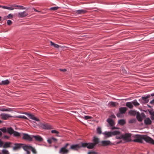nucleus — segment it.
I'll use <instances>...</instances> for the list:
<instances>
[{
  "instance_id": "37998d69",
  "label": "nucleus",
  "mask_w": 154,
  "mask_h": 154,
  "mask_svg": "<svg viewBox=\"0 0 154 154\" xmlns=\"http://www.w3.org/2000/svg\"><path fill=\"white\" fill-rule=\"evenodd\" d=\"M12 23V21L10 20H8L7 21V24H8V25H11Z\"/></svg>"
},
{
  "instance_id": "393cba45",
  "label": "nucleus",
  "mask_w": 154,
  "mask_h": 154,
  "mask_svg": "<svg viewBox=\"0 0 154 154\" xmlns=\"http://www.w3.org/2000/svg\"><path fill=\"white\" fill-rule=\"evenodd\" d=\"M132 102H128L126 103V106L130 109H132L133 106Z\"/></svg>"
},
{
  "instance_id": "dca6fc26",
  "label": "nucleus",
  "mask_w": 154,
  "mask_h": 154,
  "mask_svg": "<svg viewBox=\"0 0 154 154\" xmlns=\"http://www.w3.org/2000/svg\"><path fill=\"white\" fill-rule=\"evenodd\" d=\"M32 137L34 138L36 141L39 142H42L43 141V139L39 135H33Z\"/></svg>"
},
{
  "instance_id": "f03ea898",
  "label": "nucleus",
  "mask_w": 154,
  "mask_h": 154,
  "mask_svg": "<svg viewBox=\"0 0 154 154\" xmlns=\"http://www.w3.org/2000/svg\"><path fill=\"white\" fill-rule=\"evenodd\" d=\"M93 143H85L83 144V146H86L88 149H93L94 146L99 143V139L98 138L94 137L93 139Z\"/></svg>"
},
{
  "instance_id": "c9c22d12",
  "label": "nucleus",
  "mask_w": 154,
  "mask_h": 154,
  "mask_svg": "<svg viewBox=\"0 0 154 154\" xmlns=\"http://www.w3.org/2000/svg\"><path fill=\"white\" fill-rule=\"evenodd\" d=\"M2 154H9V152L8 150L3 149L2 150Z\"/></svg>"
},
{
  "instance_id": "79ce46f5",
  "label": "nucleus",
  "mask_w": 154,
  "mask_h": 154,
  "mask_svg": "<svg viewBox=\"0 0 154 154\" xmlns=\"http://www.w3.org/2000/svg\"><path fill=\"white\" fill-rule=\"evenodd\" d=\"M122 113H121L120 112H118L117 114H116V116H117V117H122Z\"/></svg>"
},
{
  "instance_id": "49530a36",
  "label": "nucleus",
  "mask_w": 154,
  "mask_h": 154,
  "mask_svg": "<svg viewBox=\"0 0 154 154\" xmlns=\"http://www.w3.org/2000/svg\"><path fill=\"white\" fill-rule=\"evenodd\" d=\"M4 142L0 139V147H3L4 145Z\"/></svg>"
},
{
  "instance_id": "a19ab883",
  "label": "nucleus",
  "mask_w": 154,
  "mask_h": 154,
  "mask_svg": "<svg viewBox=\"0 0 154 154\" xmlns=\"http://www.w3.org/2000/svg\"><path fill=\"white\" fill-rule=\"evenodd\" d=\"M59 8V7H51L50 8V10H57Z\"/></svg>"
},
{
  "instance_id": "603ef678",
  "label": "nucleus",
  "mask_w": 154,
  "mask_h": 154,
  "mask_svg": "<svg viewBox=\"0 0 154 154\" xmlns=\"http://www.w3.org/2000/svg\"><path fill=\"white\" fill-rule=\"evenodd\" d=\"M122 135L120 136H116V138L117 139H122Z\"/></svg>"
},
{
  "instance_id": "f704fd0d",
  "label": "nucleus",
  "mask_w": 154,
  "mask_h": 154,
  "mask_svg": "<svg viewBox=\"0 0 154 154\" xmlns=\"http://www.w3.org/2000/svg\"><path fill=\"white\" fill-rule=\"evenodd\" d=\"M132 103L135 106H139L140 105L139 103L137 102V100H135L132 102Z\"/></svg>"
},
{
  "instance_id": "a878e982",
  "label": "nucleus",
  "mask_w": 154,
  "mask_h": 154,
  "mask_svg": "<svg viewBox=\"0 0 154 154\" xmlns=\"http://www.w3.org/2000/svg\"><path fill=\"white\" fill-rule=\"evenodd\" d=\"M13 134L14 136L15 137H21L20 133L17 131H14Z\"/></svg>"
},
{
  "instance_id": "b1692460",
  "label": "nucleus",
  "mask_w": 154,
  "mask_h": 154,
  "mask_svg": "<svg viewBox=\"0 0 154 154\" xmlns=\"http://www.w3.org/2000/svg\"><path fill=\"white\" fill-rule=\"evenodd\" d=\"M10 83V82L8 80H6L5 81H2V82H0V85H8Z\"/></svg>"
},
{
  "instance_id": "8fccbe9b",
  "label": "nucleus",
  "mask_w": 154,
  "mask_h": 154,
  "mask_svg": "<svg viewBox=\"0 0 154 154\" xmlns=\"http://www.w3.org/2000/svg\"><path fill=\"white\" fill-rule=\"evenodd\" d=\"M13 17V16L11 14H9L7 16V17L8 18H12Z\"/></svg>"
},
{
  "instance_id": "cd10ccee",
  "label": "nucleus",
  "mask_w": 154,
  "mask_h": 154,
  "mask_svg": "<svg viewBox=\"0 0 154 154\" xmlns=\"http://www.w3.org/2000/svg\"><path fill=\"white\" fill-rule=\"evenodd\" d=\"M126 123L125 121L122 119L119 120L118 121V123L121 125H123Z\"/></svg>"
},
{
  "instance_id": "a211bd4d",
  "label": "nucleus",
  "mask_w": 154,
  "mask_h": 154,
  "mask_svg": "<svg viewBox=\"0 0 154 154\" xmlns=\"http://www.w3.org/2000/svg\"><path fill=\"white\" fill-rule=\"evenodd\" d=\"M144 122L145 125H149L151 124L152 121L149 118H147L145 119Z\"/></svg>"
},
{
  "instance_id": "ddd939ff",
  "label": "nucleus",
  "mask_w": 154,
  "mask_h": 154,
  "mask_svg": "<svg viewBox=\"0 0 154 154\" xmlns=\"http://www.w3.org/2000/svg\"><path fill=\"white\" fill-rule=\"evenodd\" d=\"M1 118L4 120L7 119L9 118L12 117V116H10L8 114H5V113H2L1 115Z\"/></svg>"
},
{
  "instance_id": "e433bc0d",
  "label": "nucleus",
  "mask_w": 154,
  "mask_h": 154,
  "mask_svg": "<svg viewBox=\"0 0 154 154\" xmlns=\"http://www.w3.org/2000/svg\"><path fill=\"white\" fill-rule=\"evenodd\" d=\"M97 133L99 134H101L102 133L101 128L99 127L97 129Z\"/></svg>"
},
{
  "instance_id": "bf43d9fd",
  "label": "nucleus",
  "mask_w": 154,
  "mask_h": 154,
  "mask_svg": "<svg viewBox=\"0 0 154 154\" xmlns=\"http://www.w3.org/2000/svg\"><path fill=\"white\" fill-rule=\"evenodd\" d=\"M150 103H154V99H153L150 102Z\"/></svg>"
},
{
  "instance_id": "338daca9",
  "label": "nucleus",
  "mask_w": 154,
  "mask_h": 154,
  "mask_svg": "<svg viewBox=\"0 0 154 154\" xmlns=\"http://www.w3.org/2000/svg\"><path fill=\"white\" fill-rule=\"evenodd\" d=\"M151 96L152 97L154 96V93H152V94H151Z\"/></svg>"
},
{
  "instance_id": "f3484780",
  "label": "nucleus",
  "mask_w": 154,
  "mask_h": 154,
  "mask_svg": "<svg viewBox=\"0 0 154 154\" xmlns=\"http://www.w3.org/2000/svg\"><path fill=\"white\" fill-rule=\"evenodd\" d=\"M28 15V14L25 11L23 12H19L18 13V17H23L26 16Z\"/></svg>"
},
{
  "instance_id": "4d7b16f0",
  "label": "nucleus",
  "mask_w": 154,
  "mask_h": 154,
  "mask_svg": "<svg viewBox=\"0 0 154 154\" xmlns=\"http://www.w3.org/2000/svg\"><path fill=\"white\" fill-rule=\"evenodd\" d=\"M111 116L112 118H115L116 117L115 115H114V114L111 115Z\"/></svg>"
},
{
  "instance_id": "c85d7f7f",
  "label": "nucleus",
  "mask_w": 154,
  "mask_h": 154,
  "mask_svg": "<svg viewBox=\"0 0 154 154\" xmlns=\"http://www.w3.org/2000/svg\"><path fill=\"white\" fill-rule=\"evenodd\" d=\"M128 113L131 115L134 116L137 114V112L134 110H131Z\"/></svg>"
},
{
  "instance_id": "ea45409f",
  "label": "nucleus",
  "mask_w": 154,
  "mask_h": 154,
  "mask_svg": "<svg viewBox=\"0 0 154 154\" xmlns=\"http://www.w3.org/2000/svg\"><path fill=\"white\" fill-rule=\"evenodd\" d=\"M136 120L135 119H133L130 120L129 121V123H135Z\"/></svg>"
},
{
  "instance_id": "7ed1b4c3",
  "label": "nucleus",
  "mask_w": 154,
  "mask_h": 154,
  "mask_svg": "<svg viewBox=\"0 0 154 154\" xmlns=\"http://www.w3.org/2000/svg\"><path fill=\"white\" fill-rule=\"evenodd\" d=\"M69 145V143H66L65 145L61 147L59 151V153L60 154H67L69 152V150L67 149L68 146Z\"/></svg>"
},
{
  "instance_id": "de8ad7c7",
  "label": "nucleus",
  "mask_w": 154,
  "mask_h": 154,
  "mask_svg": "<svg viewBox=\"0 0 154 154\" xmlns=\"http://www.w3.org/2000/svg\"><path fill=\"white\" fill-rule=\"evenodd\" d=\"M91 117L88 116H85L84 117V119L86 120H87L89 119H91Z\"/></svg>"
},
{
  "instance_id": "58836bf2",
  "label": "nucleus",
  "mask_w": 154,
  "mask_h": 154,
  "mask_svg": "<svg viewBox=\"0 0 154 154\" xmlns=\"http://www.w3.org/2000/svg\"><path fill=\"white\" fill-rule=\"evenodd\" d=\"M52 133H55L57 134L56 136H60L58 135V134L59 133V132L56 130H52L51 131Z\"/></svg>"
},
{
  "instance_id": "6ab92c4d",
  "label": "nucleus",
  "mask_w": 154,
  "mask_h": 154,
  "mask_svg": "<svg viewBox=\"0 0 154 154\" xmlns=\"http://www.w3.org/2000/svg\"><path fill=\"white\" fill-rule=\"evenodd\" d=\"M14 131L12 127H10L7 128V132L9 134L11 135L13 134Z\"/></svg>"
},
{
  "instance_id": "9d476101",
  "label": "nucleus",
  "mask_w": 154,
  "mask_h": 154,
  "mask_svg": "<svg viewBox=\"0 0 154 154\" xmlns=\"http://www.w3.org/2000/svg\"><path fill=\"white\" fill-rule=\"evenodd\" d=\"M145 116V115L143 113L140 114L139 112H137L136 118L140 122L142 121L143 119L142 117H144Z\"/></svg>"
},
{
  "instance_id": "13d9d810",
  "label": "nucleus",
  "mask_w": 154,
  "mask_h": 154,
  "mask_svg": "<svg viewBox=\"0 0 154 154\" xmlns=\"http://www.w3.org/2000/svg\"><path fill=\"white\" fill-rule=\"evenodd\" d=\"M33 10L35 11V12H40V11H38V10H37L35 8H33Z\"/></svg>"
},
{
  "instance_id": "3c124183",
  "label": "nucleus",
  "mask_w": 154,
  "mask_h": 154,
  "mask_svg": "<svg viewBox=\"0 0 154 154\" xmlns=\"http://www.w3.org/2000/svg\"><path fill=\"white\" fill-rule=\"evenodd\" d=\"M51 138L52 141H53L55 143L57 141V139H56V138H55L54 137H52V138Z\"/></svg>"
},
{
  "instance_id": "4c0bfd02",
  "label": "nucleus",
  "mask_w": 154,
  "mask_h": 154,
  "mask_svg": "<svg viewBox=\"0 0 154 154\" xmlns=\"http://www.w3.org/2000/svg\"><path fill=\"white\" fill-rule=\"evenodd\" d=\"M0 130L2 131L4 133L7 132V129L5 127H4L3 128H0Z\"/></svg>"
},
{
  "instance_id": "09e8293b",
  "label": "nucleus",
  "mask_w": 154,
  "mask_h": 154,
  "mask_svg": "<svg viewBox=\"0 0 154 154\" xmlns=\"http://www.w3.org/2000/svg\"><path fill=\"white\" fill-rule=\"evenodd\" d=\"M47 141L49 144H51L52 142V140H51V138L50 139H48L47 140Z\"/></svg>"
},
{
  "instance_id": "20e7f679",
  "label": "nucleus",
  "mask_w": 154,
  "mask_h": 154,
  "mask_svg": "<svg viewBox=\"0 0 154 154\" xmlns=\"http://www.w3.org/2000/svg\"><path fill=\"white\" fill-rule=\"evenodd\" d=\"M85 143L82 142L80 144L72 145L70 146L69 149L78 151L82 147H86V146H83L82 145L83 144H85Z\"/></svg>"
},
{
  "instance_id": "e2e57ef3",
  "label": "nucleus",
  "mask_w": 154,
  "mask_h": 154,
  "mask_svg": "<svg viewBox=\"0 0 154 154\" xmlns=\"http://www.w3.org/2000/svg\"><path fill=\"white\" fill-rule=\"evenodd\" d=\"M2 132L0 131V137H1L2 135Z\"/></svg>"
},
{
  "instance_id": "423d86ee",
  "label": "nucleus",
  "mask_w": 154,
  "mask_h": 154,
  "mask_svg": "<svg viewBox=\"0 0 154 154\" xmlns=\"http://www.w3.org/2000/svg\"><path fill=\"white\" fill-rule=\"evenodd\" d=\"M14 146L12 147L13 149L14 150H17L20 149L21 148L24 149V148L26 147V144L21 143H14Z\"/></svg>"
},
{
  "instance_id": "774afa93",
  "label": "nucleus",
  "mask_w": 154,
  "mask_h": 154,
  "mask_svg": "<svg viewBox=\"0 0 154 154\" xmlns=\"http://www.w3.org/2000/svg\"><path fill=\"white\" fill-rule=\"evenodd\" d=\"M2 122V121L0 120V124Z\"/></svg>"
},
{
  "instance_id": "5fc2aeb1",
  "label": "nucleus",
  "mask_w": 154,
  "mask_h": 154,
  "mask_svg": "<svg viewBox=\"0 0 154 154\" xmlns=\"http://www.w3.org/2000/svg\"><path fill=\"white\" fill-rule=\"evenodd\" d=\"M111 105L113 106H116V103L114 102H112L111 103Z\"/></svg>"
},
{
  "instance_id": "4468645a",
  "label": "nucleus",
  "mask_w": 154,
  "mask_h": 154,
  "mask_svg": "<svg viewBox=\"0 0 154 154\" xmlns=\"http://www.w3.org/2000/svg\"><path fill=\"white\" fill-rule=\"evenodd\" d=\"M12 144V143L11 142H5L4 143L3 147L4 148L12 147V146L11 145Z\"/></svg>"
},
{
  "instance_id": "aec40b11",
  "label": "nucleus",
  "mask_w": 154,
  "mask_h": 154,
  "mask_svg": "<svg viewBox=\"0 0 154 154\" xmlns=\"http://www.w3.org/2000/svg\"><path fill=\"white\" fill-rule=\"evenodd\" d=\"M103 134L106 135L105 137L107 138L110 137H111L112 136V132L109 131H105L103 133Z\"/></svg>"
},
{
  "instance_id": "2f4dec72",
  "label": "nucleus",
  "mask_w": 154,
  "mask_h": 154,
  "mask_svg": "<svg viewBox=\"0 0 154 154\" xmlns=\"http://www.w3.org/2000/svg\"><path fill=\"white\" fill-rule=\"evenodd\" d=\"M12 5H11V7H8L5 6V7H3V8L5 9H7L9 10H13L14 9V7L12 6Z\"/></svg>"
},
{
  "instance_id": "412c9836",
  "label": "nucleus",
  "mask_w": 154,
  "mask_h": 154,
  "mask_svg": "<svg viewBox=\"0 0 154 154\" xmlns=\"http://www.w3.org/2000/svg\"><path fill=\"white\" fill-rule=\"evenodd\" d=\"M127 109V108L126 107H121L119 108V111L121 113L123 114L125 113Z\"/></svg>"
},
{
  "instance_id": "c756f323",
  "label": "nucleus",
  "mask_w": 154,
  "mask_h": 154,
  "mask_svg": "<svg viewBox=\"0 0 154 154\" xmlns=\"http://www.w3.org/2000/svg\"><path fill=\"white\" fill-rule=\"evenodd\" d=\"M112 135H116L120 134L121 132L119 131H115L112 132Z\"/></svg>"
},
{
  "instance_id": "9b49d317",
  "label": "nucleus",
  "mask_w": 154,
  "mask_h": 154,
  "mask_svg": "<svg viewBox=\"0 0 154 154\" xmlns=\"http://www.w3.org/2000/svg\"><path fill=\"white\" fill-rule=\"evenodd\" d=\"M23 139L25 140H27L30 141L32 140V138L30 137V135L27 134L23 133Z\"/></svg>"
},
{
  "instance_id": "1a4fd4ad",
  "label": "nucleus",
  "mask_w": 154,
  "mask_h": 154,
  "mask_svg": "<svg viewBox=\"0 0 154 154\" xmlns=\"http://www.w3.org/2000/svg\"><path fill=\"white\" fill-rule=\"evenodd\" d=\"M112 143L109 140H103L101 142V144H100L101 146H106L111 145Z\"/></svg>"
},
{
  "instance_id": "f8f14e48",
  "label": "nucleus",
  "mask_w": 154,
  "mask_h": 154,
  "mask_svg": "<svg viewBox=\"0 0 154 154\" xmlns=\"http://www.w3.org/2000/svg\"><path fill=\"white\" fill-rule=\"evenodd\" d=\"M150 97V96L149 95H147L146 97H142V100L141 101V103L143 104L147 103L149 101L148 98Z\"/></svg>"
},
{
  "instance_id": "72a5a7b5",
  "label": "nucleus",
  "mask_w": 154,
  "mask_h": 154,
  "mask_svg": "<svg viewBox=\"0 0 154 154\" xmlns=\"http://www.w3.org/2000/svg\"><path fill=\"white\" fill-rule=\"evenodd\" d=\"M51 45L52 46H53L55 48H58L60 47V46L57 44H55L53 43L52 41L50 42Z\"/></svg>"
},
{
  "instance_id": "c03bdc74",
  "label": "nucleus",
  "mask_w": 154,
  "mask_h": 154,
  "mask_svg": "<svg viewBox=\"0 0 154 154\" xmlns=\"http://www.w3.org/2000/svg\"><path fill=\"white\" fill-rule=\"evenodd\" d=\"M17 117L18 118H23V119H28L25 116H17Z\"/></svg>"
},
{
  "instance_id": "5701e85b",
  "label": "nucleus",
  "mask_w": 154,
  "mask_h": 154,
  "mask_svg": "<svg viewBox=\"0 0 154 154\" xmlns=\"http://www.w3.org/2000/svg\"><path fill=\"white\" fill-rule=\"evenodd\" d=\"M106 121L109 123V124L111 126H112L114 125V122L113 120L110 118H108L107 119Z\"/></svg>"
},
{
  "instance_id": "680f3d73",
  "label": "nucleus",
  "mask_w": 154,
  "mask_h": 154,
  "mask_svg": "<svg viewBox=\"0 0 154 154\" xmlns=\"http://www.w3.org/2000/svg\"><path fill=\"white\" fill-rule=\"evenodd\" d=\"M122 142V140H121L120 141H118L117 142V144H119L120 143H121Z\"/></svg>"
},
{
  "instance_id": "0eeeda50",
  "label": "nucleus",
  "mask_w": 154,
  "mask_h": 154,
  "mask_svg": "<svg viewBox=\"0 0 154 154\" xmlns=\"http://www.w3.org/2000/svg\"><path fill=\"white\" fill-rule=\"evenodd\" d=\"M131 134L130 133H125L124 134L122 135V139L124 141L126 142H128L132 141L131 140Z\"/></svg>"
},
{
  "instance_id": "f257e3e1",
  "label": "nucleus",
  "mask_w": 154,
  "mask_h": 154,
  "mask_svg": "<svg viewBox=\"0 0 154 154\" xmlns=\"http://www.w3.org/2000/svg\"><path fill=\"white\" fill-rule=\"evenodd\" d=\"M134 137L135 138L132 140V141L142 143L143 142V140H144L147 142L151 143L154 144V141L150 137L146 136L136 135L134 136Z\"/></svg>"
},
{
  "instance_id": "bb28decb",
  "label": "nucleus",
  "mask_w": 154,
  "mask_h": 154,
  "mask_svg": "<svg viewBox=\"0 0 154 154\" xmlns=\"http://www.w3.org/2000/svg\"><path fill=\"white\" fill-rule=\"evenodd\" d=\"M149 114L152 116L151 119L153 120L154 119V111L153 110L150 109L148 110Z\"/></svg>"
},
{
  "instance_id": "473e14b6",
  "label": "nucleus",
  "mask_w": 154,
  "mask_h": 154,
  "mask_svg": "<svg viewBox=\"0 0 154 154\" xmlns=\"http://www.w3.org/2000/svg\"><path fill=\"white\" fill-rule=\"evenodd\" d=\"M12 6L14 7H19L21 9H26L25 8H24L23 6H20L15 4L12 5Z\"/></svg>"
},
{
  "instance_id": "2eb2a0df",
  "label": "nucleus",
  "mask_w": 154,
  "mask_h": 154,
  "mask_svg": "<svg viewBox=\"0 0 154 154\" xmlns=\"http://www.w3.org/2000/svg\"><path fill=\"white\" fill-rule=\"evenodd\" d=\"M27 115L29 118L32 120H35L37 121H39V120L38 119L35 117L34 116L32 115L30 113H27Z\"/></svg>"
},
{
  "instance_id": "052dcab7",
  "label": "nucleus",
  "mask_w": 154,
  "mask_h": 154,
  "mask_svg": "<svg viewBox=\"0 0 154 154\" xmlns=\"http://www.w3.org/2000/svg\"><path fill=\"white\" fill-rule=\"evenodd\" d=\"M117 129V128L115 127H113L112 128V130Z\"/></svg>"
},
{
  "instance_id": "6e6d98bb",
  "label": "nucleus",
  "mask_w": 154,
  "mask_h": 154,
  "mask_svg": "<svg viewBox=\"0 0 154 154\" xmlns=\"http://www.w3.org/2000/svg\"><path fill=\"white\" fill-rule=\"evenodd\" d=\"M60 71H62L63 72H65L67 70L66 69H60Z\"/></svg>"
},
{
  "instance_id": "864d4df0",
  "label": "nucleus",
  "mask_w": 154,
  "mask_h": 154,
  "mask_svg": "<svg viewBox=\"0 0 154 154\" xmlns=\"http://www.w3.org/2000/svg\"><path fill=\"white\" fill-rule=\"evenodd\" d=\"M9 138H10L9 137L6 136V135L2 137L3 138H6L7 139H9Z\"/></svg>"
},
{
  "instance_id": "a18cd8bd",
  "label": "nucleus",
  "mask_w": 154,
  "mask_h": 154,
  "mask_svg": "<svg viewBox=\"0 0 154 154\" xmlns=\"http://www.w3.org/2000/svg\"><path fill=\"white\" fill-rule=\"evenodd\" d=\"M88 154H97V153L94 151H91L89 152H88Z\"/></svg>"
},
{
  "instance_id": "6e6552de",
  "label": "nucleus",
  "mask_w": 154,
  "mask_h": 154,
  "mask_svg": "<svg viewBox=\"0 0 154 154\" xmlns=\"http://www.w3.org/2000/svg\"><path fill=\"white\" fill-rule=\"evenodd\" d=\"M39 125L42 128L44 129H51V125L48 124L40 123Z\"/></svg>"
},
{
  "instance_id": "7c9ffc66",
  "label": "nucleus",
  "mask_w": 154,
  "mask_h": 154,
  "mask_svg": "<svg viewBox=\"0 0 154 154\" xmlns=\"http://www.w3.org/2000/svg\"><path fill=\"white\" fill-rule=\"evenodd\" d=\"M0 111H8L10 112L12 111V109L11 108H8L7 109L5 108H0Z\"/></svg>"
},
{
  "instance_id": "69168bd1",
  "label": "nucleus",
  "mask_w": 154,
  "mask_h": 154,
  "mask_svg": "<svg viewBox=\"0 0 154 154\" xmlns=\"http://www.w3.org/2000/svg\"><path fill=\"white\" fill-rule=\"evenodd\" d=\"M3 7H5V6H2L0 5V8H3Z\"/></svg>"
},
{
  "instance_id": "39448f33",
  "label": "nucleus",
  "mask_w": 154,
  "mask_h": 154,
  "mask_svg": "<svg viewBox=\"0 0 154 154\" xmlns=\"http://www.w3.org/2000/svg\"><path fill=\"white\" fill-rule=\"evenodd\" d=\"M24 150L26 152L27 154H30V152L29 151V150H31L34 154H36L37 153L35 148L30 145H26V147L24 148Z\"/></svg>"
},
{
  "instance_id": "0e129e2a",
  "label": "nucleus",
  "mask_w": 154,
  "mask_h": 154,
  "mask_svg": "<svg viewBox=\"0 0 154 154\" xmlns=\"http://www.w3.org/2000/svg\"><path fill=\"white\" fill-rule=\"evenodd\" d=\"M6 19V17H4L3 18V20H5Z\"/></svg>"
},
{
  "instance_id": "4be33fe9",
  "label": "nucleus",
  "mask_w": 154,
  "mask_h": 154,
  "mask_svg": "<svg viewBox=\"0 0 154 154\" xmlns=\"http://www.w3.org/2000/svg\"><path fill=\"white\" fill-rule=\"evenodd\" d=\"M87 11L84 10H80L76 11L75 13L78 14H83L86 13Z\"/></svg>"
}]
</instances>
